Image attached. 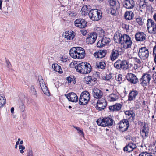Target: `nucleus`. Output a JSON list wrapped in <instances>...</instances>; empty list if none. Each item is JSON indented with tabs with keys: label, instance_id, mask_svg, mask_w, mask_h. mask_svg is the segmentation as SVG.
Masks as SVG:
<instances>
[{
	"label": "nucleus",
	"instance_id": "25",
	"mask_svg": "<svg viewBox=\"0 0 156 156\" xmlns=\"http://www.w3.org/2000/svg\"><path fill=\"white\" fill-rule=\"evenodd\" d=\"M125 113L126 115V117H127V116H129V117H128V118L129 119L132 118V120L133 122H134L135 114L133 112V111H126L125 112Z\"/></svg>",
	"mask_w": 156,
	"mask_h": 156
},
{
	"label": "nucleus",
	"instance_id": "62",
	"mask_svg": "<svg viewBox=\"0 0 156 156\" xmlns=\"http://www.w3.org/2000/svg\"><path fill=\"white\" fill-rule=\"evenodd\" d=\"M73 126L78 131V132L79 131L80 129V128L79 127H76V126L73 125Z\"/></svg>",
	"mask_w": 156,
	"mask_h": 156
},
{
	"label": "nucleus",
	"instance_id": "38",
	"mask_svg": "<svg viewBox=\"0 0 156 156\" xmlns=\"http://www.w3.org/2000/svg\"><path fill=\"white\" fill-rule=\"evenodd\" d=\"M38 78L41 88L43 86L44 87L46 86L43 79L42 78V76L41 75H39L38 76Z\"/></svg>",
	"mask_w": 156,
	"mask_h": 156
},
{
	"label": "nucleus",
	"instance_id": "37",
	"mask_svg": "<svg viewBox=\"0 0 156 156\" xmlns=\"http://www.w3.org/2000/svg\"><path fill=\"white\" fill-rule=\"evenodd\" d=\"M149 150L152 154H156V143L151 146L149 148Z\"/></svg>",
	"mask_w": 156,
	"mask_h": 156
},
{
	"label": "nucleus",
	"instance_id": "58",
	"mask_svg": "<svg viewBox=\"0 0 156 156\" xmlns=\"http://www.w3.org/2000/svg\"><path fill=\"white\" fill-rule=\"evenodd\" d=\"M70 35L73 36V38H74L75 36V33L72 30L70 31Z\"/></svg>",
	"mask_w": 156,
	"mask_h": 156
},
{
	"label": "nucleus",
	"instance_id": "39",
	"mask_svg": "<svg viewBox=\"0 0 156 156\" xmlns=\"http://www.w3.org/2000/svg\"><path fill=\"white\" fill-rule=\"evenodd\" d=\"M52 67L54 70L56 72H59L60 71V69H61L60 66L57 64H53Z\"/></svg>",
	"mask_w": 156,
	"mask_h": 156
},
{
	"label": "nucleus",
	"instance_id": "15",
	"mask_svg": "<svg viewBox=\"0 0 156 156\" xmlns=\"http://www.w3.org/2000/svg\"><path fill=\"white\" fill-rule=\"evenodd\" d=\"M75 25L80 28H83L86 27L87 23L85 20L79 19L74 21Z\"/></svg>",
	"mask_w": 156,
	"mask_h": 156
},
{
	"label": "nucleus",
	"instance_id": "29",
	"mask_svg": "<svg viewBox=\"0 0 156 156\" xmlns=\"http://www.w3.org/2000/svg\"><path fill=\"white\" fill-rule=\"evenodd\" d=\"M121 69L124 70H126L129 68L128 62L126 60H121Z\"/></svg>",
	"mask_w": 156,
	"mask_h": 156
},
{
	"label": "nucleus",
	"instance_id": "46",
	"mask_svg": "<svg viewBox=\"0 0 156 156\" xmlns=\"http://www.w3.org/2000/svg\"><path fill=\"white\" fill-rule=\"evenodd\" d=\"M109 3L111 6H112L116 5V2L115 0H109Z\"/></svg>",
	"mask_w": 156,
	"mask_h": 156
},
{
	"label": "nucleus",
	"instance_id": "7",
	"mask_svg": "<svg viewBox=\"0 0 156 156\" xmlns=\"http://www.w3.org/2000/svg\"><path fill=\"white\" fill-rule=\"evenodd\" d=\"M138 125L140 129V133L141 136L145 138L147 136L148 134L149 127L148 125L142 122H139Z\"/></svg>",
	"mask_w": 156,
	"mask_h": 156
},
{
	"label": "nucleus",
	"instance_id": "41",
	"mask_svg": "<svg viewBox=\"0 0 156 156\" xmlns=\"http://www.w3.org/2000/svg\"><path fill=\"white\" fill-rule=\"evenodd\" d=\"M121 60H117L116 62L114 64V66L117 69H119L121 68Z\"/></svg>",
	"mask_w": 156,
	"mask_h": 156
},
{
	"label": "nucleus",
	"instance_id": "26",
	"mask_svg": "<svg viewBox=\"0 0 156 156\" xmlns=\"http://www.w3.org/2000/svg\"><path fill=\"white\" fill-rule=\"evenodd\" d=\"M133 16L134 14L132 12L126 11L125 12L124 17L126 20H130L132 19Z\"/></svg>",
	"mask_w": 156,
	"mask_h": 156
},
{
	"label": "nucleus",
	"instance_id": "5",
	"mask_svg": "<svg viewBox=\"0 0 156 156\" xmlns=\"http://www.w3.org/2000/svg\"><path fill=\"white\" fill-rule=\"evenodd\" d=\"M88 15L90 19L94 21L99 20L102 17L100 10L99 11L97 9H91L89 11Z\"/></svg>",
	"mask_w": 156,
	"mask_h": 156
},
{
	"label": "nucleus",
	"instance_id": "56",
	"mask_svg": "<svg viewBox=\"0 0 156 156\" xmlns=\"http://www.w3.org/2000/svg\"><path fill=\"white\" fill-rule=\"evenodd\" d=\"M130 144H131V145L132 146V148L133 150L136 147V146L135 144H133V143H130Z\"/></svg>",
	"mask_w": 156,
	"mask_h": 156
},
{
	"label": "nucleus",
	"instance_id": "35",
	"mask_svg": "<svg viewBox=\"0 0 156 156\" xmlns=\"http://www.w3.org/2000/svg\"><path fill=\"white\" fill-rule=\"evenodd\" d=\"M138 5L141 8H145L146 6L147 2L145 0H138Z\"/></svg>",
	"mask_w": 156,
	"mask_h": 156
},
{
	"label": "nucleus",
	"instance_id": "48",
	"mask_svg": "<svg viewBox=\"0 0 156 156\" xmlns=\"http://www.w3.org/2000/svg\"><path fill=\"white\" fill-rule=\"evenodd\" d=\"M122 75L121 74H119L118 75L117 78H116V80L117 81H119L121 83L122 80Z\"/></svg>",
	"mask_w": 156,
	"mask_h": 156
},
{
	"label": "nucleus",
	"instance_id": "23",
	"mask_svg": "<svg viewBox=\"0 0 156 156\" xmlns=\"http://www.w3.org/2000/svg\"><path fill=\"white\" fill-rule=\"evenodd\" d=\"M122 105L120 103H117L112 106H109V108L110 110L113 111H117L120 110Z\"/></svg>",
	"mask_w": 156,
	"mask_h": 156
},
{
	"label": "nucleus",
	"instance_id": "20",
	"mask_svg": "<svg viewBox=\"0 0 156 156\" xmlns=\"http://www.w3.org/2000/svg\"><path fill=\"white\" fill-rule=\"evenodd\" d=\"M122 53V52L121 51H120L119 50H113L110 56L111 60L112 61H114L118 57L119 55H121Z\"/></svg>",
	"mask_w": 156,
	"mask_h": 156
},
{
	"label": "nucleus",
	"instance_id": "17",
	"mask_svg": "<svg viewBox=\"0 0 156 156\" xmlns=\"http://www.w3.org/2000/svg\"><path fill=\"white\" fill-rule=\"evenodd\" d=\"M65 96L70 101L76 102L78 101V97L74 92L69 93L67 94H65Z\"/></svg>",
	"mask_w": 156,
	"mask_h": 156
},
{
	"label": "nucleus",
	"instance_id": "11",
	"mask_svg": "<svg viewBox=\"0 0 156 156\" xmlns=\"http://www.w3.org/2000/svg\"><path fill=\"white\" fill-rule=\"evenodd\" d=\"M97 37V34L96 32H93L89 34L86 39L87 43L88 44H92L94 43Z\"/></svg>",
	"mask_w": 156,
	"mask_h": 156
},
{
	"label": "nucleus",
	"instance_id": "12",
	"mask_svg": "<svg viewBox=\"0 0 156 156\" xmlns=\"http://www.w3.org/2000/svg\"><path fill=\"white\" fill-rule=\"evenodd\" d=\"M119 125V128L120 129L125 128L122 130V132H124L127 130L129 126V122L127 119L121 120L118 124Z\"/></svg>",
	"mask_w": 156,
	"mask_h": 156
},
{
	"label": "nucleus",
	"instance_id": "60",
	"mask_svg": "<svg viewBox=\"0 0 156 156\" xmlns=\"http://www.w3.org/2000/svg\"><path fill=\"white\" fill-rule=\"evenodd\" d=\"M61 60L63 62H66L67 61L66 58H64L63 57H62L61 58Z\"/></svg>",
	"mask_w": 156,
	"mask_h": 156
},
{
	"label": "nucleus",
	"instance_id": "24",
	"mask_svg": "<svg viewBox=\"0 0 156 156\" xmlns=\"http://www.w3.org/2000/svg\"><path fill=\"white\" fill-rule=\"evenodd\" d=\"M146 35L143 32L137 33V41H144L146 39Z\"/></svg>",
	"mask_w": 156,
	"mask_h": 156
},
{
	"label": "nucleus",
	"instance_id": "30",
	"mask_svg": "<svg viewBox=\"0 0 156 156\" xmlns=\"http://www.w3.org/2000/svg\"><path fill=\"white\" fill-rule=\"evenodd\" d=\"M81 11L83 15L86 16L88 13L90 11L89 10L88 6L87 5L83 6L82 8Z\"/></svg>",
	"mask_w": 156,
	"mask_h": 156
},
{
	"label": "nucleus",
	"instance_id": "59",
	"mask_svg": "<svg viewBox=\"0 0 156 156\" xmlns=\"http://www.w3.org/2000/svg\"><path fill=\"white\" fill-rule=\"evenodd\" d=\"M22 117L23 119H25L26 118V113L25 112H23L22 113Z\"/></svg>",
	"mask_w": 156,
	"mask_h": 156
},
{
	"label": "nucleus",
	"instance_id": "52",
	"mask_svg": "<svg viewBox=\"0 0 156 156\" xmlns=\"http://www.w3.org/2000/svg\"><path fill=\"white\" fill-rule=\"evenodd\" d=\"M149 153L147 152H143L140 154L139 156H148Z\"/></svg>",
	"mask_w": 156,
	"mask_h": 156
},
{
	"label": "nucleus",
	"instance_id": "63",
	"mask_svg": "<svg viewBox=\"0 0 156 156\" xmlns=\"http://www.w3.org/2000/svg\"><path fill=\"white\" fill-rule=\"evenodd\" d=\"M136 151H135L131 154V156H136Z\"/></svg>",
	"mask_w": 156,
	"mask_h": 156
},
{
	"label": "nucleus",
	"instance_id": "22",
	"mask_svg": "<svg viewBox=\"0 0 156 156\" xmlns=\"http://www.w3.org/2000/svg\"><path fill=\"white\" fill-rule=\"evenodd\" d=\"M106 53V50H100L98 52H96L94 54V55L96 58H102L104 57Z\"/></svg>",
	"mask_w": 156,
	"mask_h": 156
},
{
	"label": "nucleus",
	"instance_id": "6",
	"mask_svg": "<svg viewBox=\"0 0 156 156\" xmlns=\"http://www.w3.org/2000/svg\"><path fill=\"white\" fill-rule=\"evenodd\" d=\"M90 96L89 92L86 91L82 92L79 98V104L84 105L88 103L90 99Z\"/></svg>",
	"mask_w": 156,
	"mask_h": 156
},
{
	"label": "nucleus",
	"instance_id": "55",
	"mask_svg": "<svg viewBox=\"0 0 156 156\" xmlns=\"http://www.w3.org/2000/svg\"><path fill=\"white\" fill-rule=\"evenodd\" d=\"M74 38L73 36L69 35L67 38L68 40H73Z\"/></svg>",
	"mask_w": 156,
	"mask_h": 156
},
{
	"label": "nucleus",
	"instance_id": "50",
	"mask_svg": "<svg viewBox=\"0 0 156 156\" xmlns=\"http://www.w3.org/2000/svg\"><path fill=\"white\" fill-rule=\"evenodd\" d=\"M20 108L21 111L22 112H23L25 111V107L24 105L22 103V105L20 106Z\"/></svg>",
	"mask_w": 156,
	"mask_h": 156
},
{
	"label": "nucleus",
	"instance_id": "49",
	"mask_svg": "<svg viewBox=\"0 0 156 156\" xmlns=\"http://www.w3.org/2000/svg\"><path fill=\"white\" fill-rule=\"evenodd\" d=\"M153 53L154 55V60L156 63V46H155L153 48Z\"/></svg>",
	"mask_w": 156,
	"mask_h": 156
},
{
	"label": "nucleus",
	"instance_id": "28",
	"mask_svg": "<svg viewBox=\"0 0 156 156\" xmlns=\"http://www.w3.org/2000/svg\"><path fill=\"white\" fill-rule=\"evenodd\" d=\"M106 64L104 62H96L97 68L98 69H104L106 67Z\"/></svg>",
	"mask_w": 156,
	"mask_h": 156
},
{
	"label": "nucleus",
	"instance_id": "53",
	"mask_svg": "<svg viewBox=\"0 0 156 156\" xmlns=\"http://www.w3.org/2000/svg\"><path fill=\"white\" fill-rule=\"evenodd\" d=\"M70 35V31H66L65 32V35H64V37L67 38V37Z\"/></svg>",
	"mask_w": 156,
	"mask_h": 156
},
{
	"label": "nucleus",
	"instance_id": "9",
	"mask_svg": "<svg viewBox=\"0 0 156 156\" xmlns=\"http://www.w3.org/2000/svg\"><path fill=\"white\" fill-rule=\"evenodd\" d=\"M138 55L141 59H145L148 57L149 51L146 47H142L139 49Z\"/></svg>",
	"mask_w": 156,
	"mask_h": 156
},
{
	"label": "nucleus",
	"instance_id": "31",
	"mask_svg": "<svg viewBox=\"0 0 156 156\" xmlns=\"http://www.w3.org/2000/svg\"><path fill=\"white\" fill-rule=\"evenodd\" d=\"M136 95V93L135 91H131L128 96V100L130 101L134 100L135 98Z\"/></svg>",
	"mask_w": 156,
	"mask_h": 156
},
{
	"label": "nucleus",
	"instance_id": "42",
	"mask_svg": "<svg viewBox=\"0 0 156 156\" xmlns=\"http://www.w3.org/2000/svg\"><path fill=\"white\" fill-rule=\"evenodd\" d=\"M30 92L33 95H36L37 94L36 90L35 89L34 86L33 85H32L31 86Z\"/></svg>",
	"mask_w": 156,
	"mask_h": 156
},
{
	"label": "nucleus",
	"instance_id": "33",
	"mask_svg": "<svg viewBox=\"0 0 156 156\" xmlns=\"http://www.w3.org/2000/svg\"><path fill=\"white\" fill-rule=\"evenodd\" d=\"M96 31L98 32L96 33L97 34L98 33L101 36H104L105 35V32L100 27H96Z\"/></svg>",
	"mask_w": 156,
	"mask_h": 156
},
{
	"label": "nucleus",
	"instance_id": "54",
	"mask_svg": "<svg viewBox=\"0 0 156 156\" xmlns=\"http://www.w3.org/2000/svg\"><path fill=\"white\" fill-rule=\"evenodd\" d=\"M78 133L80 135H82V136H84V134L83 132V131L82 130H80L78 132Z\"/></svg>",
	"mask_w": 156,
	"mask_h": 156
},
{
	"label": "nucleus",
	"instance_id": "8",
	"mask_svg": "<svg viewBox=\"0 0 156 156\" xmlns=\"http://www.w3.org/2000/svg\"><path fill=\"white\" fill-rule=\"evenodd\" d=\"M147 26L148 32L151 34L156 33V23L152 20L149 19L147 20Z\"/></svg>",
	"mask_w": 156,
	"mask_h": 156
},
{
	"label": "nucleus",
	"instance_id": "14",
	"mask_svg": "<svg viewBox=\"0 0 156 156\" xmlns=\"http://www.w3.org/2000/svg\"><path fill=\"white\" fill-rule=\"evenodd\" d=\"M97 80V79L93 76H88L84 78V82L86 84L91 86L96 83Z\"/></svg>",
	"mask_w": 156,
	"mask_h": 156
},
{
	"label": "nucleus",
	"instance_id": "45",
	"mask_svg": "<svg viewBox=\"0 0 156 156\" xmlns=\"http://www.w3.org/2000/svg\"><path fill=\"white\" fill-rule=\"evenodd\" d=\"M19 149L20 150V152L21 153L23 154L24 152L23 150L25 149V147L24 146H23L22 145H20L19 146Z\"/></svg>",
	"mask_w": 156,
	"mask_h": 156
},
{
	"label": "nucleus",
	"instance_id": "3",
	"mask_svg": "<svg viewBox=\"0 0 156 156\" xmlns=\"http://www.w3.org/2000/svg\"><path fill=\"white\" fill-rule=\"evenodd\" d=\"M75 68L77 71L83 74H88L91 70L90 65L85 62L77 65L75 66Z\"/></svg>",
	"mask_w": 156,
	"mask_h": 156
},
{
	"label": "nucleus",
	"instance_id": "51",
	"mask_svg": "<svg viewBox=\"0 0 156 156\" xmlns=\"http://www.w3.org/2000/svg\"><path fill=\"white\" fill-rule=\"evenodd\" d=\"M111 75V73H109L108 74H107L105 77L106 79L108 80L112 78Z\"/></svg>",
	"mask_w": 156,
	"mask_h": 156
},
{
	"label": "nucleus",
	"instance_id": "19",
	"mask_svg": "<svg viewBox=\"0 0 156 156\" xmlns=\"http://www.w3.org/2000/svg\"><path fill=\"white\" fill-rule=\"evenodd\" d=\"M92 94L94 98L97 99L100 98L103 95V92L97 88H94L92 90Z\"/></svg>",
	"mask_w": 156,
	"mask_h": 156
},
{
	"label": "nucleus",
	"instance_id": "57",
	"mask_svg": "<svg viewBox=\"0 0 156 156\" xmlns=\"http://www.w3.org/2000/svg\"><path fill=\"white\" fill-rule=\"evenodd\" d=\"M122 27L123 28L127 29L128 28V26L126 24H122Z\"/></svg>",
	"mask_w": 156,
	"mask_h": 156
},
{
	"label": "nucleus",
	"instance_id": "16",
	"mask_svg": "<svg viewBox=\"0 0 156 156\" xmlns=\"http://www.w3.org/2000/svg\"><path fill=\"white\" fill-rule=\"evenodd\" d=\"M97 105L96 106V109L98 110H103L107 106V103L105 99L98 100L97 102Z\"/></svg>",
	"mask_w": 156,
	"mask_h": 156
},
{
	"label": "nucleus",
	"instance_id": "27",
	"mask_svg": "<svg viewBox=\"0 0 156 156\" xmlns=\"http://www.w3.org/2000/svg\"><path fill=\"white\" fill-rule=\"evenodd\" d=\"M109 100L110 101H114L119 99V96L116 93H113L109 95Z\"/></svg>",
	"mask_w": 156,
	"mask_h": 156
},
{
	"label": "nucleus",
	"instance_id": "21",
	"mask_svg": "<svg viewBox=\"0 0 156 156\" xmlns=\"http://www.w3.org/2000/svg\"><path fill=\"white\" fill-rule=\"evenodd\" d=\"M126 77L127 80L131 83L134 84L136 83V77L135 75L131 73H128Z\"/></svg>",
	"mask_w": 156,
	"mask_h": 156
},
{
	"label": "nucleus",
	"instance_id": "64",
	"mask_svg": "<svg viewBox=\"0 0 156 156\" xmlns=\"http://www.w3.org/2000/svg\"><path fill=\"white\" fill-rule=\"evenodd\" d=\"M153 78L154 80V81L155 82V83H156V75H153Z\"/></svg>",
	"mask_w": 156,
	"mask_h": 156
},
{
	"label": "nucleus",
	"instance_id": "1",
	"mask_svg": "<svg viewBox=\"0 0 156 156\" xmlns=\"http://www.w3.org/2000/svg\"><path fill=\"white\" fill-rule=\"evenodd\" d=\"M113 38L116 42L122 45L124 48L127 49L130 48L132 41L130 37L128 35L126 34L122 35L121 34L116 32L114 35Z\"/></svg>",
	"mask_w": 156,
	"mask_h": 156
},
{
	"label": "nucleus",
	"instance_id": "36",
	"mask_svg": "<svg viewBox=\"0 0 156 156\" xmlns=\"http://www.w3.org/2000/svg\"><path fill=\"white\" fill-rule=\"evenodd\" d=\"M6 102V99L5 97L0 95V107H3Z\"/></svg>",
	"mask_w": 156,
	"mask_h": 156
},
{
	"label": "nucleus",
	"instance_id": "34",
	"mask_svg": "<svg viewBox=\"0 0 156 156\" xmlns=\"http://www.w3.org/2000/svg\"><path fill=\"white\" fill-rule=\"evenodd\" d=\"M131 144L129 143L127 145H126L123 148V150L125 151H127L128 152H130L133 151L132 146L131 145Z\"/></svg>",
	"mask_w": 156,
	"mask_h": 156
},
{
	"label": "nucleus",
	"instance_id": "44",
	"mask_svg": "<svg viewBox=\"0 0 156 156\" xmlns=\"http://www.w3.org/2000/svg\"><path fill=\"white\" fill-rule=\"evenodd\" d=\"M137 23L140 25H142L144 23V21L142 20V19L141 18H137Z\"/></svg>",
	"mask_w": 156,
	"mask_h": 156
},
{
	"label": "nucleus",
	"instance_id": "61",
	"mask_svg": "<svg viewBox=\"0 0 156 156\" xmlns=\"http://www.w3.org/2000/svg\"><path fill=\"white\" fill-rule=\"evenodd\" d=\"M153 19L156 22V13H154L153 15Z\"/></svg>",
	"mask_w": 156,
	"mask_h": 156
},
{
	"label": "nucleus",
	"instance_id": "43",
	"mask_svg": "<svg viewBox=\"0 0 156 156\" xmlns=\"http://www.w3.org/2000/svg\"><path fill=\"white\" fill-rule=\"evenodd\" d=\"M27 151V156H33V151L31 148L29 147Z\"/></svg>",
	"mask_w": 156,
	"mask_h": 156
},
{
	"label": "nucleus",
	"instance_id": "10",
	"mask_svg": "<svg viewBox=\"0 0 156 156\" xmlns=\"http://www.w3.org/2000/svg\"><path fill=\"white\" fill-rule=\"evenodd\" d=\"M151 76L150 74H145L143 75L140 79V83L144 87L147 86L149 83Z\"/></svg>",
	"mask_w": 156,
	"mask_h": 156
},
{
	"label": "nucleus",
	"instance_id": "4",
	"mask_svg": "<svg viewBox=\"0 0 156 156\" xmlns=\"http://www.w3.org/2000/svg\"><path fill=\"white\" fill-rule=\"evenodd\" d=\"M96 122L99 126L103 127H109L113 125L114 121L112 118L109 117H105L98 119L96 121Z\"/></svg>",
	"mask_w": 156,
	"mask_h": 156
},
{
	"label": "nucleus",
	"instance_id": "13",
	"mask_svg": "<svg viewBox=\"0 0 156 156\" xmlns=\"http://www.w3.org/2000/svg\"><path fill=\"white\" fill-rule=\"evenodd\" d=\"M110 42V39L108 37H104L99 40L97 43V46L99 48H102L109 44Z\"/></svg>",
	"mask_w": 156,
	"mask_h": 156
},
{
	"label": "nucleus",
	"instance_id": "2",
	"mask_svg": "<svg viewBox=\"0 0 156 156\" xmlns=\"http://www.w3.org/2000/svg\"><path fill=\"white\" fill-rule=\"evenodd\" d=\"M69 53L70 56L74 58L82 59L85 55L84 49L80 47L72 48L69 50Z\"/></svg>",
	"mask_w": 156,
	"mask_h": 156
},
{
	"label": "nucleus",
	"instance_id": "40",
	"mask_svg": "<svg viewBox=\"0 0 156 156\" xmlns=\"http://www.w3.org/2000/svg\"><path fill=\"white\" fill-rule=\"evenodd\" d=\"M44 93L48 96H49L50 93L48 90V87L46 86H43L41 88Z\"/></svg>",
	"mask_w": 156,
	"mask_h": 156
},
{
	"label": "nucleus",
	"instance_id": "18",
	"mask_svg": "<svg viewBox=\"0 0 156 156\" xmlns=\"http://www.w3.org/2000/svg\"><path fill=\"white\" fill-rule=\"evenodd\" d=\"M122 4L124 7L127 9L132 8L134 6L133 0H124Z\"/></svg>",
	"mask_w": 156,
	"mask_h": 156
},
{
	"label": "nucleus",
	"instance_id": "32",
	"mask_svg": "<svg viewBox=\"0 0 156 156\" xmlns=\"http://www.w3.org/2000/svg\"><path fill=\"white\" fill-rule=\"evenodd\" d=\"M75 78L73 76H69L66 78V80L69 83L74 84L76 83Z\"/></svg>",
	"mask_w": 156,
	"mask_h": 156
},
{
	"label": "nucleus",
	"instance_id": "47",
	"mask_svg": "<svg viewBox=\"0 0 156 156\" xmlns=\"http://www.w3.org/2000/svg\"><path fill=\"white\" fill-rule=\"evenodd\" d=\"M5 62L7 64V67L8 68H10L11 66V64L9 60L6 59V58H5Z\"/></svg>",
	"mask_w": 156,
	"mask_h": 156
}]
</instances>
